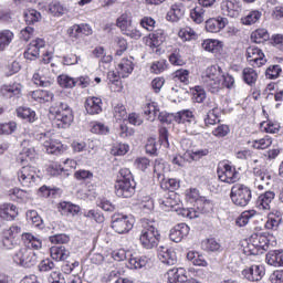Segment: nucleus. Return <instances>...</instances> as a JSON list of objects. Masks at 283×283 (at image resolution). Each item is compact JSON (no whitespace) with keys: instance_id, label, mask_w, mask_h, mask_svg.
<instances>
[{"instance_id":"f257e3e1","label":"nucleus","mask_w":283,"mask_h":283,"mask_svg":"<svg viewBox=\"0 0 283 283\" xmlns=\"http://www.w3.org/2000/svg\"><path fill=\"white\" fill-rule=\"evenodd\" d=\"M50 114H54L55 124L59 129H67L74 120V114L70 105L63 102H56L50 107Z\"/></svg>"},{"instance_id":"f03ea898","label":"nucleus","mask_w":283,"mask_h":283,"mask_svg":"<svg viewBox=\"0 0 283 283\" xmlns=\"http://www.w3.org/2000/svg\"><path fill=\"white\" fill-rule=\"evenodd\" d=\"M42 54V61L48 64L52 61V56H50V52L45 51V40L43 39H35L31 41L27 51L24 52V59L28 61H36L39 55Z\"/></svg>"},{"instance_id":"7ed1b4c3","label":"nucleus","mask_w":283,"mask_h":283,"mask_svg":"<svg viewBox=\"0 0 283 283\" xmlns=\"http://www.w3.org/2000/svg\"><path fill=\"white\" fill-rule=\"evenodd\" d=\"M203 85L211 94H218L222 86V73L220 67L210 66L206 70V74L202 76Z\"/></svg>"},{"instance_id":"20e7f679","label":"nucleus","mask_w":283,"mask_h":283,"mask_svg":"<svg viewBox=\"0 0 283 283\" xmlns=\"http://www.w3.org/2000/svg\"><path fill=\"white\" fill-rule=\"evenodd\" d=\"M251 198H253L251 188L244 184H235L232 186L230 191V199L232 200L233 205H235V207H248L249 202H251Z\"/></svg>"},{"instance_id":"39448f33","label":"nucleus","mask_w":283,"mask_h":283,"mask_svg":"<svg viewBox=\"0 0 283 283\" xmlns=\"http://www.w3.org/2000/svg\"><path fill=\"white\" fill-rule=\"evenodd\" d=\"M13 261L15 264L23 266L24 269H32V266H36V262H39V256H36V252H34L30 248H21L13 255Z\"/></svg>"},{"instance_id":"423d86ee","label":"nucleus","mask_w":283,"mask_h":283,"mask_svg":"<svg viewBox=\"0 0 283 283\" xmlns=\"http://www.w3.org/2000/svg\"><path fill=\"white\" fill-rule=\"evenodd\" d=\"M139 242L144 249H156L160 242V232L154 226H146L142 230Z\"/></svg>"},{"instance_id":"0eeeda50","label":"nucleus","mask_w":283,"mask_h":283,"mask_svg":"<svg viewBox=\"0 0 283 283\" xmlns=\"http://www.w3.org/2000/svg\"><path fill=\"white\" fill-rule=\"evenodd\" d=\"M112 229L119 234L129 233L134 229V220L126 214H114L112 217Z\"/></svg>"},{"instance_id":"6e6552de","label":"nucleus","mask_w":283,"mask_h":283,"mask_svg":"<svg viewBox=\"0 0 283 283\" xmlns=\"http://www.w3.org/2000/svg\"><path fill=\"white\" fill-rule=\"evenodd\" d=\"M217 176L221 182H227L228 185H233L240 180V172L229 164L219 167L217 169Z\"/></svg>"},{"instance_id":"1a4fd4ad","label":"nucleus","mask_w":283,"mask_h":283,"mask_svg":"<svg viewBox=\"0 0 283 283\" xmlns=\"http://www.w3.org/2000/svg\"><path fill=\"white\" fill-rule=\"evenodd\" d=\"M160 169H165V165L160 163L155 164V174H157L161 189H164V191H170V193H174L176 189H180V181L177 179H165V175Z\"/></svg>"},{"instance_id":"9d476101","label":"nucleus","mask_w":283,"mask_h":283,"mask_svg":"<svg viewBox=\"0 0 283 283\" xmlns=\"http://www.w3.org/2000/svg\"><path fill=\"white\" fill-rule=\"evenodd\" d=\"M247 61L252 67H262L266 64L264 59V52L261 51L258 46H249L245 52Z\"/></svg>"},{"instance_id":"9b49d317","label":"nucleus","mask_w":283,"mask_h":283,"mask_svg":"<svg viewBox=\"0 0 283 283\" xmlns=\"http://www.w3.org/2000/svg\"><path fill=\"white\" fill-rule=\"evenodd\" d=\"M18 180L22 187H32L36 180V168L32 166H24L18 171Z\"/></svg>"},{"instance_id":"f8f14e48","label":"nucleus","mask_w":283,"mask_h":283,"mask_svg":"<svg viewBox=\"0 0 283 283\" xmlns=\"http://www.w3.org/2000/svg\"><path fill=\"white\" fill-rule=\"evenodd\" d=\"M221 10L223 14L235 19L240 17V12H242V2H240V0H223L221 2Z\"/></svg>"},{"instance_id":"ddd939ff","label":"nucleus","mask_w":283,"mask_h":283,"mask_svg":"<svg viewBox=\"0 0 283 283\" xmlns=\"http://www.w3.org/2000/svg\"><path fill=\"white\" fill-rule=\"evenodd\" d=\"M136 193V184L115 181V195L117 198H132Z\"/></svg>"},{"instance_id":"4468645a","label":"nucleus","mask_w":283,"mask_h":283,"mask_svg":"<svg viewBox=\"0 0 283 283\" xmlns=\"http://www.w3.org/2000/svg\"><path fill=\"white\" fill-rule=\"evenodd\" d=\"M19 216V210H17V206L12 203H4L0 206V229L6 224V220H14V218Z\"/></svg>"},{"instance_id":"2eb2a0df","label":"nucleus","mask_w":283,"mask_h":283,"mask_svg":"<svg viewBox=\"0 0 283 283\" xmlns=\"http://www.w3.org/2000/svg\"><path fill=\"white\" fill-rule=\"evenodd\" d=\"M264 266L262 265H252L242 271L243 277L250 282H260L264 277Z\"/></svg>"},{"instance_id":"dca6fc26","label":"nucleus","mask_w":283,"mask_h":283,"mask_svg":"<svg viewBox=\"0 0 283 283\" xmlns=\"http://www.w3.org/2000/svg\"><path fill=\"white\" fill-rule=\"evenodd\" d=\"M229 23L227 18L218 17L211 18L206 21V30L207 32L218 33L220 30H224Z\"/></svg>"},{"instance_id":"f3484780","label":"nucleus","mask_w":283,"mask_h":283,"mask_svg":"<svg viewBox=\"0 0 283 283\" xmlns=\"http://www.w3.org/2000/svg\"><path fill=\"white\" fill-rule=\"evenodd\" d=\"M189 235V226L186 223H179L170 230L169 239L171 242H182V238Z\"/></svg>"},{"instance_id":"a211bd4d","label":"nucleus","mask_w":283,"mask_h":283,"mask_svg":"<svg viewBox=\"0 0 283 283\" xmlns=\"http://www.w3.org/2000/svg\"><path fill=\"white\" fill-rule=\"evenodd\" d=\"M41 140L49 154H61V151H63V144L59 140H53L48 134H43Z\"/></svg>"},{"instance_id":"6ab92c4d","label":"nucleus","mask_w":283,"mask_h":283,"mask_svg":"<svg viewBox=\"0 0 283 283\" xmlns=\"http://www.w3.org/2000/svg\"><path fill=\"white\" fill-rule=\"evenodd\" d=\"M158 258L160 262L168 264V266H174V264L177 262L176 252L174 249H168L163 245L158 248Z\"/></svg>"},{"instance_id":"aec40b11","label":"nucleus","mask_w":283,"mask_h":283,"mask_svg":"<svg viewBox=\"0 0 283 283\" xmlns=\"http://www.w3.org/2000/svg\"><path fill=\"white\" fill-rule=\"evenodd\" d=\"M275 200V192L274 191H265L264 193L260 195L256 199V207L258 209H262L263 211L271 210V203Z\"/></svg>"},{"instance_id":"412c9836","label":"nucleus","mask_w":283,"mask_h":283,"mask_svg":"<svg viewBox=\"0 0 283 283\" xmlns=\"http://www.w3.org/2000/svg\"><path fill=\"white\" fill-rule=\"evenodd\" d=\"M252 247L258 249V251H269V244L271 239H269L266 233L253 234L251 237Z\"/></svg>"},{"instance_id":"4be33fe9","label":"nucleus","mask_w":283,"mask_h":283,"mask_svg":"<svg viewBox=\"0 0 283 283\" xmlns=\"http://www.w3.org/2000/svg\"><path fill=\"white\" fill-rule=\"evenodd\" d=\"M254 176H255V181L254 185L259 191H262L264 187H269L271 185V175L262 171L259 168H254Z\"/></svg>"},{"instance_id":"5701e85b","label":"nucleus","mask_w":283,"mask_h":283,"mask_svg":"<svg viewBox=\"0 0 283 283\" xmlns=\"http://www.w3.org/2000/svg\"><path fill=\"white\" fill-rule=\"evenodd\" d=\"M167 274L168 281L170 283L189 282V277H187V271L182 268L169 270Z\"/></svg>"},{"instance_id":"b1692460","label":"nucleus","mask_w":283,"mask_h":283,"mask_svg":"<svg viewBox=\"0 0 283 283\" xmlns=\"http://www.w3.org/2000/svg\"><path fill=\"white\" fill-rule=\"evenodd\" d=\"M103 99L101 97H88L85 102V109L87 114H101L103 112Z\"/></svg>"},{"instance_id":"393cba45","label":"nucleus","mask_w":283,"mask_h":283,"mask_svg":"<svg viewBox=\"0 0 283 283\" xmlns=\"http://www.w3.org/2000/svg\"><path fill=\"white\" fill-rule=\"evenodd\" d=\"M182 17H185V6H182V3H179L171 6L170 10L166 15V19L167 21H172V23H176L180 21Z\"/></svg>"},{"instance_id":"a878e982","label":"nucleus","mask_w":283,"mask_h":283,"mask_svg":"<svg viewBox=\"0 0 283 283\" xmlns=\"http://www.w3.org/2000/svg\"><path fill=\"white\" fill-rule=\"evenodd\" d=\"M163 43H165V32L163 30H157L146 38V45L148 48H160Z\"/></svg>"},{"instance_id":"bb28decb","label":"nucleus","mask_w":283,"mask_h":283,"mask_svg":"<svg viewBox=\"0 0 283 283\" xmlns=\"http://www.w3.org/2000/svg\"><path fill=\"white\" fill-rule=\"evenodd\" d=\"M161 205H165L168 209H170V211H176L177 213H180V211L184 209L182 203L180 202V199L176 192H170L169 197H167Z\"/></svg>"},{"instance_id":"cd10ccee","label":"nucleus","mask_w":283,"mask_h":283,"mask_svg":"<svg viewBox=\"0 0 283 283\" xmlns=\"http://www.w3.org/2000/svg\"><path fill=\"white\" fill-rule=\"evenodd\" d=\"M52 260L56 262H63L70 258V250L65 249V247H52L50 249Z\"/></svg>"},{"instance_id":"c85d7f7f","label":"nucleus","mask_w":283,"mask_h":283,"mask_svg":"<svg viewBox=\"0 0 283 283\" xmlns=\"http://www.w3.org/2000/svg\"><path fill=\"white\" fill-rule=\"evenodd\" d=\"M117 71L122 78H127V74L134 72V62L129 59H123L117 65Z\"/></svg>"},{"instance_id":"c756f323","label":"nucleus","mask_w":283,"mask_h":283,"mask_svg":"<svg viewBox=\"0 0 283 283\" xmlns=\"http://www.w3.org/2000/svg\"><path fill=\"white\" fill-rule=\"evenodd\" d=\"M30 96L38 103H50L54 98V94L50 91L36 90L30 93Z\"/></svg>"},{"instance_id":"7c9ffc66","label":"nucleus","mask_w":283,"mask_h":283,"mask_svg":"<svg viewBox=\"0 0 283 283\" xmlns=\"http://www.w3.org/2000/svg\"><path fill=\"white\" fill-rule=\"evenodd\" d=\"M143 112L145 116H147V120L154 123V120H156V117L160 113V109L158 108V104H156L155 102H150L144 105Z\"/></svg>"},{"instance_id":"2f4dec72","label":"nucleus","mask_w":283,"mask_h":283,"mask_svg":"<svg viewBox=\"0 0 283 283\" xmlns=\"http://www.w3.org/2000/svg\"><path fill=\"white\" fill-rule=\"evenodd\" d=\"M196 116H193V112L189 109H184L175 113V123L189 125L191 120H193Z\"/></svg>"},{"instance_id":"473e14b6","label":"nucleus","mask_w":283,"mask_h":283,"mask_svg":"<svg viewBox=\"0 0 283 283\" xmlns=\"http://www.w3.org/2000/svg\"><path fill=\"white\" fill-rule=\"evenodd\" d=\"M17 115L19 118L27 120V123H34L36 120V113L30 107L21 106L17 108Z\"/></svg>"},{"instance_id":"72a5a7b5","label":"nucleus","mask_w":283,"mask_h":283,"mask_svg":"<svg viewBox=\"0 0 283 283\" xmlns=\"http://www.w3.org/2000/svg\"><path fill=\"white\" fill-rule=\"evenodd\" d=\"M14 39V33L10 30L0 31V52H4L6 48L12 43Z\"/></svg>"},{"instance_id":"f704fd0d","label":"nucleus","mask_w":283,"mask_h":283,"mask_svg":"<svg viewBox=\"0 0 283 283\" xmlns=\"http://www.w3.org/2000/svg\"><path fill=\"white\" fill-rule=\"evenodd\" d=\"M22 240L28 244L29 248L31 247V249L39 250L41 247H43L41 239L34 237L32 233H23Z\"/></svg>"},{"instance_id":"c9c22d12","label":"nucleus","mask_w":283,"mask_h":283,"mask_svg":"<svg viewBox=\"0 0 283 283\" xmlns=\"http://www.w3.org/2000/svg\"><path fill=\"white\" fill-rule=\"evenodd\" d=\"M243 74V81L244 83H247V85H255V83L258 82V72H255V70H253L252 67H245L242 71Z\"/></svg>"},{"instance_id":"e433bc0d","label":"nucleus","mask_w":283,"mask_h":283,"mask_svg":"<svg viewBox=\"0 0 283 283\" xmlns=\"http://www.w3.org/2000/svg\"><path fill=\"white\" fill-rule=\"evenodd\" d=\"M0 94L4 98H12V96H19V94H21V88L17 85H3L0 90Z\"/></svg>"},{"instance_id":"4c0bfd02","label":"nucleus","mask_w":283,"mask_h":283,"mask_svg":"<svg viewBox=\"0 0 283 283\" xmlns=\"http://www.w3.org/2000/svg\"><path fill=\"white\" fill-rule=\"evenodd\" d=\"M33 83L39 85V87H52V85H54V78L45 77L44 75L34 73Z\"/></svg>"},{"instance_id":"58836bf2","label":"nucleus","mask_w":283,"mask_h":283,"mask_svg":"<svg viewBox=\"0 0 283 283\" xmlns=\"http://www.w3.org/2000/svg\"><path fill=\"white\" fill-rule=\"evenodd\" d=\"M23 15L27 25H34L41 19V13L34 9L24 11Z\"/></svg>"},{"instance_id":"ea45409f","label":"nucleus","mask_w":283,"mask_h":283,"mask_svg":"<svg viewBox=\"0 0 283 283\" xmlns=\"http://www.w3.org/2000/svg\"><path fill=\"white\" fill-rule=\"evenodd\" d=\"M116 182H130L132 185H136V181H134V175H132V170H129V168H122L118 171Z\"/></svg>"},{"instance_id":"a19ab883","label":"nucleus","mask_w":283,"mask_h":283,"mask_svg":"<svg viewBox=\"0 0 283 283\" xmlns=\"http://www.w3.org/2000/svg\"><path fill=\"white\" fill-rule=\"evenodd\" d=\"M57 83L61 87H64V90L76 87V80L65 74L57 76Z\"/></svg>"},{"instance_id":"79ce46f5","label":"nucleus","mask_w":283,"mask_h":283,"mask_svg":"<svg viewBox=\"0 0 283 283\" xmlns=\"http://www.w3.org/2000/svg\"><path fill=\"white\" fill-rule=\"evenodd\" d=\"M147 264H149V258L147 256L130 258L128 261L130 269H145Z\"/></svg>"},{"instance_id":"37998d69","label":"nucleus","mask_w":283,"mask_h":283,"mask_svg":"<svg viewBox=\"0 0 283 283\" xmlns=\"http://www.w3.org/2000/svg\"><path fill=\"white\" fill-rule=\"evenodd\" d=\"M282 250H272L266 254V262L270 266H280Z\"/></svg>"},{"instance_id":"c03bdc74","label":"nucleus","mask_w":283,"mask_h":283,"mask_svg":"<svg viewBox=\"0 0 283 283\" xmlns=\"http://www.w3.org/2000/svg\"><path fill=\"white\" fill-rule=\"evenodd\" d=\"M46 171L49 176H62V178H67V176H70V174H67L59 164H51L46 168Z\"/></svg>"},{"instance_id":"a18cd8bd","label":"nucleus","mask_w":283,"mask_h":283,"mask_svg":"<svg viewBox=\"0 0 283 283\" xmlns=\"http://www.w3.org/2000/svg\"><path fill=\"white\" fill-rule=\"evenodd\" d=\"M186 129L188 134H191V136H198V134H202L205 127L196 120V117L193 120H191L189 124H186Z\"/></svg>"},{"instance_id":"49530a36","label":"nucleus","mask_w":283,"mask_h":283,"mask_svg":"<svg viewBox=\"0 0 283 283\" xmlns=\"http://www.w3.org/2000/svg\"><path fill=\"white\" fill-rule=\"evenodd\" d=\"M197 209L201 213H211V211H213V202H211V200L201 198L197 200Z\"/></svg>"},{"instance_id":"de8ad7c7","label":"nucleus","mask_w":283,"mask_h":283,"mask_svg":"<svg viewBox=\"0 0 283 283\" xmlns=\"http://www.w3.org/2000/svg\"><path fill=\"white\" fill-rule=\"evenodd\" d=\"M251 41L253 43H262L269 41V31L266 29H259L251 34Z\"/></svg>"},{"instance_id":"09e8293b","label":"nucleus","mask_w":283,"mask_h":283,"mask_svg":"<svg viewBox=\"0 0 283 283\" xmlns=\"http://www.w3.org/2000/svg\"><path fill=\"white\" fill-rule=\"evenodd\" d=\"M262 19V12L254 10L251 11L245 18L242 19V23L244 25H253V23H258Z\"/></svg>"},{"instance_id":"8fccbe9b","label":"nucleus","mask_w":283,"mask_h":283,"mask_svg":"<svg viewBox=\"0 0 283 283\" xmlns=\"http://www.w3.org/2000/svg\"><path fill=\"white\" fill-rule=\"evenodd\" d=\"M190 19H192L195 23H202V21H205V9H202V7H195L190 10Z\"/></svg>"},{"instance_id":"3c124183","label":"nucleus","mask_w":283,"mask_h":283,"mask_svg":"<svg viewBox=\"0 0 283 283\" xmlns=\"http://www.w3.org/2000/svg\"><path fill=\"white\" fill-rule=\"evenodd\" d=\"M201 247L205 251H209V252L218 251L221 248L218 240H216L213 238H210V239H207L206 241H203L201 243Z\"/></svg>"},{"instance_id":"603ef678","label":"nucleus","mask_w":283,"mask_h":283,"mask_svg":"<svg viewBox=\"0 0 283 283\" xmlns=\"http://www.w3.org/2000/svg\"><path fill=\"white\" fill-rule=\"evenodd\" d=\"M27 220L28 222H32L34 227H41V224H43V219H41V216H39L36 210L27 211Z\"/></svg>"},{"instance_id":"864d4df0","label":"nucleus","mask_w":283,"mask_h":283,"mask_svg":"<svg viewBox=\"0 0 283 283\" xmlns=\"http://www.w3.org/2000/svg\"><path fill=\"white\" fill-rule=\"evenodd\" d=\"M145 149L146 154H150V156H158V143H156V138H148Z\"/></svg>"},{"instance_id":"5fc2aeb1","label":"nucleus","mask_w":283,"mask_h":283,"mask_svg":"<svg viewBox=\"0 0 283 283\" xmlns=\"http://www.w3.org/2000/svg\"><path fill=\"white\" fill-rule=\"evenodd\" d=\"M271 145H273V139L269 136L253 142L254 149H268Z\"/></svg>"},{"instance_id":"6e6d98bb","label":"nucleus","mask_w":283,"mask_h":283,"mask_svg":"<svg viewBox=\"0 0 283 283\" xmlns=\"http://www.w3.org/2000/svg\"><path fill=\"white\" fill-rule=\"evenodd\" d=\"M62 211H67V213H72V216H77L81 213V207L71 202H62L60 203Z\"/></svg>"},{"instance_id":"4d7b16f0","label":"nucleus","mask_w":283,"mask_h":283,"mask_svg":"<svg viewBox=\"0 0 283 283\" xmlns=\"http://www.w3.org/2000/svg\"><path fill=\"white\" fill-rule=\"evenodd\" d=\"M55 266L56 264H54V261H52V259H44L39 263L38 269L41 273H45L48 271H53Z\"/></svg>"},{"instance_id":"13d9d810","label":"nucleus","mask_w":283,"mask_h":283,"mask_svg":"<svg viewBox=\"0 0 283 283\" xmlns=\"http://www.w3.org/2000/svg\"><path fill=\"white\" fill-rule=\"evenodd\" d=\"M158 120H159V123H165L166 125H171V123H174V120L176 122V113L160 112L158 114Z\"/></svg>"},{"instance_id":"bf43d9fd","label":"nucleus","mask_w":283,"mask_h":283,"mask_svg":"<svg viewBox=\"0 0 283 283\" xmlns=\"http://www.w3.org/2000/svg\"><path fill=\"white\" fill-rule=\"evenodd\" d=\"M220 41L218 40H206L202 43L203 50L206 52H218V48H220Z\"/></svg>"},{"instance_id":"052dcab7","label":"nucleus","mask_w":283,"mask_h":283,"mask_svg":"<svg viewBox=\"0 0 283 283\" xmlns=\"http://www.w3.org/2000/svg\"><path fill=\"white\" fill-rule=\"evenodd\" d=\"M175 81H179L180 83H189V71L185 69L177 70L174 73Z\"/></svg>"},{"instance_id":"680f3d73","label":"nucleus","mask_w":283,"mask_h":283,"mask_svg":"<svg viewBox=\"0 0 283 283\" xmlns=\"http://www.w3.org/2000/svg\"><path fill=\"white\" fill-rule=\"evenodd\" d=\"M49 11L51 12V14H53L54 17H61V14H64L65 12V8H63V6H61V2H51L49 4Z\"/></svg>"},{"instance_id":"e2e57ef3","label":"nucleus","mask_w":283,"mask_h":283,"mask_svg":"<svg viewBox=\"0 0 283 283\" xmlns=\"http://www.w3.org/2000/svg\"><path fill=\"white\" fill-rule=\"evenodd\" d=\"M114 116L116 120H125V118H127V109L125 108V105L117 104L114 107Z\"/></svg>"},{"instance_id":"0e129e2a","label":"nucleus","mask_w":283,"mask_h":283,"mask_svg":"<svg viewBox=\"0 0 283 283\" xmlns=\"http://www.w3.org/2000/svg\"><path fill=\"white\" fill-rule=\"evenodd\" d=\"M282 72V67L280 65H272L266 69L265 76L270 80H275L280 76V73Z\"/></svg>"},{"instance_id":"69168bd1","label":"nucleus","mask_w":283,"mask_h":283,"mask_svg":"<svg viewBox=\"0 0 283 283\" xmlns=\"http://www.w3.org/2000/svg\"><path fill=\"white\" fill-rule=\"evenodd\" d=\"M17 129V123L10 122L6 124H0V135H10L13 134Z\"/></svg>"},{"instance_id":"338daca9","label":"nucleus","mask_w":283,"mask_h":283,"mask_svg":"<svg viewBox=\"0 0 283 283\" xmlns=\"http://www.w3.org/2000/svg\"><path fill=\"white\" fill-rule=\"evenodd\" d=\"M52 244H67L70 242V235L67 234H54L49 238Z\"/></svg>"},{"instance_id":"774afa93","label":"nucleus","mask_w":283,"mask_h":283,"mask_svg":"<svg viewBox=\"0 0 283 283\" xmlns=\"http://www.w3.org/2000/svg\"><path fill=\"white\" fill-rule=\"evenodd\" d=\"M253 218V213L251 211H244L241 213V216L237 219V226L238 227H247L249 224V220Z\"/></svg>"}]
</instances>
